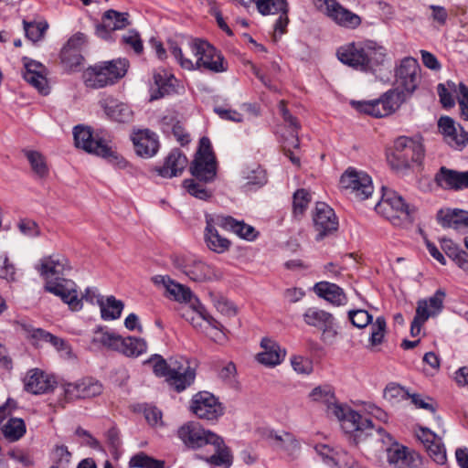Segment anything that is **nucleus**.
Returning <instances> with one entry per match:
<instances>
[{"instance_id": "obj_1", "label": "nucleus", "mask_w": 468, "mask_h": 468, "mask_svg": "<svg viewBox=\"0 0 468 468\" xmlns=\"http://www.w3.org/2000/svg\"><path fill=\"white\" fill-rule=\"evenodd\" d=\"M310 398L314 401L321 402L326 406V413L330 417H335L342 424V428L347 433L366 432L372 436L374 432L378 435L383 432L382 428H374L372 420L362 416L360 413L352 410L347 406H343L335 402L334 391L329 386H319L314 388Z\"/></svg>"}, {"instance_id": "obj_2", "label": "nucleus", "mask_w": 468, "mask_h": 468, "mask_svg": "<svg viewBox=\"0 0 468 468\" xmlns=\"http://www.w3.org/2000/svg\"><path fill=\"white\" fill-rule=\"evenodd\" d=\"M177 436L187 448L193 450L211 445L213 453L204 458L207 463L216 466L229 467L231 465L232 455L223 439L204 429L198 422L189 421L182 425L177 431Z\"/></svg>"}, {"instance_id": "obj_3", "label": "nucleus", "mask_w": 468, "mask_h": 468, "mask_svg": "<svg viewBox=\"0 0 468 468\" xmlns=\"http://www.w3.org/2000/svg\"><path fill=\"white\" fill-rule=\"evenodd\" d=\"M187 48L196 58V61L186 58L176 44L170 46V52L184 69L215 73L227 70L222 55L207 41L200 38L191 39L187 42Z\"/></svg>"}, {"instance_id": "obj_4", "label": "nucleus", "mask_w": 468, "mask_h": 468, "mask_svg": "<svg viewBox=\"0 0 468 468\" xmlns=\"http://www.w3.org/2000/svg\"><path fill=\"white\" fill-rule=\"evenodd\" d=\"M338 59L356 69L373 71L382 65L387 57V49L374 41L349 43L337 49Z\"/></svg>"}, {"instance_id": "obj_5", "label": "nucleus", "mask_w": 468, "mask_h": 468, "mask_svg": "<svg viewBox=\"0 0 468 468\" xmlns=\"http://www.w3.org/2000/svg\"><path fill=\"white\" fill-rule=\"evenodd\" d=\"M145 363L153 364V370L158 377H166L169 384L177 392L185 390L195 380V370L190 367L189 362L185 358L171 360L170 364L159 355H154Z\"/></svg>"}, {"instance_id": "obj_6", "label": "nucleus", "mask_w": 468, "mask_h": 468, "mask_svg": "<svg viewBox=\"0 0 468 468\" xmlns=\"http://www.w3.org/2000/svg\"><path fill=\"white\" fill-rule=\"evenodd\" d=\"M129 67L125 58L104 61L89 67L83 73L84 83L88 88L101 89L112 85L124 77Z\"/></svg>"}, {"instance_id": "obj_7", "label": "nucleus", "mask_w": 468, "mask_h": 468, "mask_svg": "<svg viewBox=\"0 0 468 468\" xmlns=\"http://www.w3.org/2000/svg\"><path fill=\"white\" fill-rule=\"evenodd\" d=\"M375 210L394 226H404L411 223L415 208L395 191L383 187L381 199L376 204Z\"/></svg>"}, {"instance_id": "obj_8", "label": "nucleus", "mask_w": 468, "mask_h": 468, "mask_svg": "<svg viewBox=\"0 0 468 468\" xmlns=\"http://www.w3.org/2000/svg\"><path fill=\"white\" fill-rule=\"evenodd\" d=\"M423 156L424 149L420 141L400 136L394 142L393 151L388 160L393 169L402 170L409 168L412 163L420 164Z\"/></svg>"}, {"instance_id": "obj_9", "label": "nucleus", "mask_w": 468, "mask_h": 468, "mask_svg": "<svg viewBox=\"0 0 468 468\" xmlns=\"http://www.w3.org/2000/svg\"><path fill=\"white\" fill-rule=\"evenodd\" d=\"M173 264L196 282L218 281L222 277L219 270L193 256L176 255L173 257Z\"/></svg>"}, {"instance_id": "obj_10", "label": "nucleus", "mask_w": 468, "mask_h": 468, "mask_svg": "<svg viewBox=\"0 0 468 468\" xmlns=\"http://www.w3.org/2000/svg\"><path fill=\"white\" fill-rule=\"evenodd\" d=\"M190 172L196 179L204 183L215 179L217 175L216 158L207 137L200 139L199 148L190 166Z\"/></svg>"}, {"instance_id": "obj_11", "label": "nucleus", "mask_w": 468, "mask_h": 468, "mask_svg": "<svg viewBox=\"0 0 468 468\" xmlns=\"http://www.w3.org/2000/svg\"><path fill=\"white\" fill-rule=\"evenodd\" d=\"M341 186L357 200L367 199L374 191L371 177L364 171L348 168L340 178Z\"/></svg>"}, {"instance_id": "obj_12", "label": "nucleus", "mask_w": 468, "mask_h": 468, "mask_svg": "<svg viewBox=\"0 0 468 468\" xmlns=\"http://www.w3.org/2000/svg\"><path fill=\"white\" fill-rule=\"evenodd\" d=\"M303 316L306 324L322 331V340L324 343H334L338 335V325L332 314L317 307H310Z\"/></svg>"}, {"instance_id": "obj_13", "label": "nucleus", "mask_w": 468, "mask_h": 468, "mask_svg": "<svg viewBox=\"0 0 468 468\" xmlns=\"http://www.w3.org/2000/svg\"><path fill=\"white\" fill-rule=\"evenodd\" d=\"M75 145L87 153L101 157L113 156L114 153L105 140L94 136L90 127L77 125L73 130Z\"/></svg>"}, {"instance_id": "obj_14", "label": "nucleus", "mask_w": 468, "mask_h": 468, "mask_svg": "<svg viewBox=\"0 0 468 468\" xmlns=\"http://www.w3.org/2000/svg\"><path fill=\"white\" fill-rule=\"evenodd\" d=\"M316 7L325 13L335 24L342 27L354 29L360 26L358 15L344 7L336 0H314Z\"/></svg>"}, {"instance_id": "obj_15", "label": "nucleus", "mask_w": 468, "mask_h": 468, "mask_svg": "<svg viewBox=\"0 0 468 468\" xmlns=\"http://www.w3.org/2000/svg\"><path fill=\"white\" fill-rule=\"evenodd\" d=\"M420 68L417 59L407 57L400 60L396 68L395 78L398 89L411 94L420 81Z\"/></svg>"}, {"instance_id": "obj_16", "label": "nucleus", "mask_w": 468, "mask_h": 468, "mask_svg": "<svg viewBox=\"0 0 468 468\" xmlns=\"http://www.w3.org/2000/svg\"><path fill=\"white\" fill-rule=\"evenodd\" d=\"M314 229L317 232L315 239L322 240L335 233L338 229V219L332 207L324 202H317L313 214Z\"/></svg>"}, {"instance_id": "obj_17", "label": "nucleus", "mask_w": 468, "mask_h": 468, "mask_svg": "<svg viewBox=\"0 0 468 468\" xmlns=\"http://www.w3.org/2000/svg\"><path fill=\"white\" fill-rule=\"evenodd\" d=\"M190 408L199 419L207 420H215L224 412L222 405L213 394L207 391H201L194 395Z\"/></svg>"}, {"instance_id": "obj_18", "label": "nucleus", "mask_w": 468, "mask_h": 468, "mask_svg": "<svg viewBox=\"0 0 468 468\" xmlns=\"http://www.w3.org/2000/svg\"><path fill=\"white\" fill-rule=\"evenodd\" d=\"M63 395L67 401L96 397L102 392V385L100 381L85 378L76 382L65 383L62 386Z\"/></svg>"}, {"instance_id": "obj_19", "label": "nucleus", "mask_w": 468, "mask_h": 468, "mask_svg": "<svg viewBox=\"0 0 468 468\" xmlns=\"http://www.w3.org/2000/svg\"><path fill=\"white\" fill-rule=\"evenodd\" d=\"M45 290L58 296L71 311L78 312L82 309L81 299L79 297L77 285L73 281L61 279L57 282H48L45 284Z\"/></svg>"}, {"instance_id": "obj_20", "label": "nucleus", "mask_w": 468, "mask_h": 468, "mask_svg": "<svg viewBox=\"0 0 468 468\" xmlns=\"http://www.w3.org/2000/svg\"><path fill=\"white\" fill-rule=\"evenodd\" d=\"M37 270L46 280V282H48L64 279L63 276L70 270V266L67 258L55 254L43 258Z\"/></svg>"}, {"instance_id": "obj_21", "label": "nucleus", "mask_w": 468, "mask_h": 468, "mask_svg": "<svg viewBox=\"0 0 468 468\" xmlns=\"http://www.w3.org/2000/svg\"><path fill=\"white\" fill-rule=\"evenodd\" d=\"M439 129L444 141L455 150H463L468 144V133L451 117H441L438 122Z\"/></svg>"}, {"instance_id": "obj_22", "label": "nucleus", "mask_w": 468, "mask_h": 468, "mask_svg": "<svg viewBox=\"0 0 468 468\" xmlns=\"http://www.w3.org/2000/svg\"><path fill=\"white\" fill-rule=\"evenodd\" d=\"M22 60L24 64V80L41 94L47 95L49 92V87L46 77V67L42 63L27 57H24Z\"/></svg>"}, {"instance_id": "obj_23", "label": "nucleus", "mask_w": 468, "mask_h": 468, "mask_svg": "<svg viewBox=\"0 0 468 468\" xmlns=\"http://www.w3.org/2000/svg\"><path fill=\"white\" fill-rule=\"evenodd\" d=\"M128 17V13L107 10L102 15L101 23L96 26V35L104 40H111L113 31L122 30L129 25Z\"/></svg>"}, {"instance_id": "obj_24", "label": "nucleus", "mask_w": 468, "mask_h": 468, "mask_svg": "<svg viewBox=\"0 0 468 468\" xmlns=\"http://www.w3.org/2000/svg\"><path fill=\"white\" fill-rule=\"evenodd\" d=\"M388 462L398 468H417L421 464L420 455L400 444H393L387 450Z\"/></svg>"}, {"instance_id": "obj_25", "label": "nucleus", "mask_w": 468, "mask_h": 468, "mask_svg": "<svg viewBox=\"0 0 468 468\" xmlns=\"http://www.w3.org/2000/svg\"><path fill=\"white\" fill-rule=\"evenodd\" d=\"M443 229H452L461 233H468V211L460 208H441L436 216Z\"/></svg>"}, {"instance_id": "obj_26", "label": "nucleus", "mask_w": 468, "mask_h": 468, "mask_svg": "<svg viewBox=\"0 0 468 468\" xmlns=\"http://www.w3.org/2000/svg\"><path fill=\"white\" fill-rule=\"evenodd\" d=\"M435 182L446 190L460 191L468 188V170L461 172L441 166L435 175Z\"/></svg>"}, {"instance_id": "obj_27", "label": "nucleus", "mask_w": 468, "mask_h": 468, "mask_svg": "<svg viewBox=\"0 0 468 468\" xmlns=\"http://www.w3.org/2000/svg\"><path fill=\"white\" fill-rule=\"evenodd\" d=\"M135 152L144 158L154 156L159 148V142L154 133L148 129L138 130L132 134Z\"/></svg>"}, {"instance_id": "obj_28", "label": "nucleus", "mask_w": 468, "mask_h": 468, "mask_svg": "<svg viewBox=\"0 0 468 468\" xmlns=\"http://www.w3.org/2000/svg\"><path fill=\"white\" fill-rule=\"evenodd\" d=\"M217 216H206V229L204 232V239L207 248L216 253H224L230 247V241L221 236L217 229L219 227L217 223Z\"/></svg>"}, {"instance_id": "obj_29", "label": "nucleus", "mask_w": 468, "mask_h": 468, "mask_svg": "<svg viewBox=\"0 0 468 468\" xmlns=\"http://www.w3.org/2000/svg\"><path fill=\"white\" fill-rule=\"evenodd\" d=\"M261 347L262 351L257 355V360L266 367H271L280 365L286 356L285 349L282 348L277 342L268 337L261 339Z\"/></svg>"}, {"instance_id": "obj_30", "label": "nucleus", "mask_w": 468, "mask_h": 468, "mask_svg": "<svg viewBox=\"0 0 468 468\" xmlns=\"http://www.w3.org/2000/svg\"><path fill=\"white\" fill-rule=\"evenodd\" d=\"M23 381L25 390L35 395L46 393L53 388L51 378L38 368L28 370Z\"/></svg>"}, {"instance_id": "obj_31", "label": "nucleus", "mask_w": 468, "mask_h": 468, "mask_svg": "<svg viewBox=\"0 0 468 468\" xmlns=\"http://www.w3.org/2000/svg\"><path fill=\"white\" fill-rule=\"evenodd\" d=\"M100 105L105 114L112 121L117 122H129L133 119L131 108L117 100L107 97L100 101Z\"/></svg>"}, {"instance_id": "obj_32", "label": "nucleus", "mask_w": 468, "mask_h": 468, "mask_svg": "<svg viewBox=\"0 0 468 468\" xmlns=\"http://www.w3.org/2000/svg\"><path fill=\"white\" fill-rule=\"evenodd\" d=\"M187 165V158L178 149H174L165 158L163 166L155 168L157 174L165 178H171L180 175Z\"/></svg>"}, {"instance_id": "obj_33", "label": "nucleus", "mask_w": 468, "mask_h": 468, "mask_svg": "<svg viewBox=\"0 0 468 468\" xmlns=\"http://www.w3.org/2000/svg\"><path fill=\"white\" fill-rule=\"evenodd\" d=\"M314 291L318 297L324 299L335 306H343L347 303V297L344 290L335 283L319 282L314 284Z\"/></svg>"}, {"instance_id": "obj_34", "label": "nucleus", "mask_w": 468, "mask_h": 468, "mask_svg": "<svg viewBox=\"0 0 468 468\" xmlns=\"http://www.w3.org/2000/svg\"><path fill=\"white\" fill-rule=\"evenodd\" d=\"M154 283L163 285L174 300L184 303H191L194 298L191 290L180 283H177L168 276L156 275L152 278Z\"/></svg>"}, {"instance_id": "obj_35", "label": "nucleus", "mask_w": 468, "mask_h": 468, "mask_svg": "<svg viewBox=\"0 0 468 468\" xmlns=\"http://www.w3.org/2000/svg\"><path fill=\"white\" fill-rule=\"evenodd\" d=\"M216 223L220 228L230 230L242 239L253 240L256 238L253 227L247 225L242 221H237L231 217L217 216Z\"/></svg>"}, {"instance_id": "obj_36", "label": "nucleus", "mask_w": 468, "mask_h": 468, "mask_svg": "<svg viewBox=\"0 0 468 468\" xmlns=\"http://www.w3.org/2000/svg\"><path fill=\"white\" fill-rule=\"evenodd\" d=\"M446 297L444 289H438L433 295L427 299H420L417 303V308L422 307L423 315L430 317L438 315L443 309V303Z\"/></svg>"}, {"instance_id": "obj_37", "label": "nucleus", "mask_w": 468, "mask_h": 468, "mask_svg": "<svg viewBox=\"0 0 468 468\" xmlns=\"http://www.w3.org/2000/svg\"><path fill=\"white\" fill-rule=\"evenodd\" d=\"M147 351V343L144 339L135 336L123 337L120 354L127 357H138Z\"/></svg>"}, {"instance_id": "obj_38", "label": "nucleus", "mask_w": 468, "mask_h": 468, "mask_svg": "<svg viewBox=\"0 0 468 468\" xmlns=\"http://www.w3.org/2000/svg\"><path fill=\"white\" fill-rule=\"evenodd\" d=\"M122 336L113 331L99 329L95 332L92 342L100 344L105 348L120 353Z\"/></svg>"}, {"instance_id": "obj_39", "label": "nucleus", "mask_w": 468, "mask_h": 468, "mask_svg": "<svg viewBox=\"0 0 468 468\" xmlns=\"http://www.w3.org/2000/svg\"><path fill=\"white\" fill-rule=\"evenodd\" d=\"M3 435L9 441L20 440L27 432V426L21 418H10L2 426Z\"/></svg>"}, {"instance_id": "obj_40", "label": "nucleus", "mask_w": 468, "mask_h": 468, "mask_svg": "<svg viewBox=\"0 0 468 468\" xmlns=\"http://www.w3.org/2000/svg\"><path fill=\"white\" fill-rule=\"evenodd\" d=\"M97 303L101 307V318L103 320H115L121 316L123 309L122 301L116 300L113 296L107 298L106 303L103 299H97Z\"/></svg>"}, {"instance_id": "obj_41", "label": "nucleus", "mask_w": 468, "mask_h": 468, "mask_svg": "<svg viewBox=\"0 0 468 468\" xmlns=\"http://www.w3.org/2000/svg\"><path fill=\"white\" fill-rule=\"evenodd\" d=\"M270 438L274 441V446L277 449L287 452L290 455H294L299 452L300 443L294 436L289 432L283 431L281 434H271Z\"/></svg>"}, {"instance_id": "obj_42", "label": "nucleus", "mask_w": 468, "mask_h": 468, "mask_svg": "<svg viewBox=\"0 0 468 468\" xmlns=\"http://www.w3.org/2000/svg\"><path fill=\"white\" fill-rule=\"evenodd\" d=\"M379 99L383 101L384 105L382 112L389 115L397 111L405 101V92L399 90V89H393L385 92Z\"/></svg>"}, {"instance_id": "obj_43", "label": "nucleus", "mask_w": 468, "mask_h": 468, "mask_svg": "<svg viewBox=\"0 0 468 468\" xmlns=\"http://www.w3.org/2000/svg\"><path fill=\"white\" fill-rule=\"evenodd\" d=\"M31 169L38 178H45L48 176V167L46 163V159L39 152L27 150L25 151Z\"/></svg>"}, {"instance_id": "obj_44", "label": "nucleus", "mask_w": 468, "mask_h": 468, "mask_svg": "<svg viewBox=\"0 0 468 468\" xmlns=\"http://www.w3.org/2000/svg\"><path fill=\"white\" fill-rule=\"evenodd\" d=\"M314 451L321 457L324 464L332 468L335 464H339L343 461L341 457L345 455V451H336L326 444L315 445Z\"/></svg>"}, {"instance_id": "obj_45", "label": "nucleus", "mask_w": 468, "mask_h": 468, "mask_svg": "<svg viewBox=\"0 0 468 468\" xmlns=\"http://www.w3.org/2000/svg\"><path fill=\"white\" fill-rule=\"evenodd\" d=\"M241 176L247 185L262 186L267 182L265 171L256 165L243 168Z\"/></svg>"}, {"instance_id": "obj_46", "label": "nucleus", "mask_w": 468, "mask_h": 468, "mask_svg": "<svg viewBox=\"0 0 468 468\" xmlns=\"http://www.w3.org/2000/svg\"><path fill=\"white\" fill-rule=\"evenodd\" d=\"M257 8L263 16L289 11L286 0H254Z\"/></svg>"}, {"instance_id": "obj_47", "label": "nucleus", "mask_w": 468, "mask_h": 468, "mask_svg": "<svg viewBox=\"0 0 468 468\" xmlns=\"http://www.w3.org/2000/svg\"><path fill=\"white\" fill-rule=\"evenodd\" d=\"M352 105L359 112L377 118L388 115L382 112L384 111V105L380 99L367 101H352Z\"/></svg>"}, {"instance_id": "obj_48", "label": "nucleus", "mask_w": 468, "mask_h": 468, "mask_svg": "<svg viewBox=\"0 0 468 468\" xmlns=\"http://www.w3.org/2000/svg\"><path fill=\"white\" fill-rule=\"evenodd\" d=\"M197 180L196 178L184 180V187L191 196L201 200H207L211 197V192L205 186L204 182Z\"/></svg>"}, {"instance_id": "obj_49", "label": "nucleus", "mask_w": 468, "mask_h": 468, "mask_svg": "<svg viewBox=\"0 0 468 468\" xmlns=\"http://www.w3.org/2000/svg\"><path fill=\"white\" fill-rule=\"evenodd\" d=\"M384 398L391 404L399 403L410 399V393L407 389L395 383L388 384L384 390Z\"/></svg>"}, {"instance_id": "obj_50", "label": "nucleus", "mask_w": 468, "mask_h": 468, "mask_svg": "<svg viewBox=\"0 0 468 468\" xmlns=\"http://www.w3.org/2000/svg\"><path fill=\"white\" fill-rule=\"evenodd\" d=\"M129 464L136 468H165L164 461L154 459L143 452L133 456Z\"/></svg>"}, {"instance_id": "obj_51", "label": "nucleus", "mask_w": 468, "mask_h": 468, "mask_svg": "<svg viewBox=\"0 0 468 468\" xmlns=\"http://www.w3.org/2000/svg\"><path fill=\"white\" fill-rule=\"evenodd\" d=\"M386 328L387 323L383 316H378L375 322H371V334L369 337V343L371 346H378L383 342Z\"/></svg>"}, {"instance_id": "obj_52", "label": "nucleus", "mask_w": 468, "mask_h": 468, "mask_svg": "<svg viewBox=\"0 0 468 468\" xmlns=\"http://www.w3.org/2000/svg\"><path fill=\"white\" fill-rule=\"evenodd\" d=\"M426 450L430 457L438 464L445 463L446 450L444 445L441 443V440L438 437L432 443L427 444Z\"/></svg>"}, {"instance_id": "obj_53", "label": "nucleus", "mask_w": 468, "mask_h": 468, "mask_svg": "<svg viewBox=\"0 0 468 468\" xmlns=\"http://www.w3.org/2000/svg\"><path fill=\"white\" fill-rule=\"evenodd\" d=\"M283 151L284 154L288 156V158L291 160V162L295 165H300V159L296 157L292 152V148H298L299 147V138H298V133L293 131L288 136L284 137L283 142Z\"/></svg>"}, {"instance_id": "obj_54", "label": "nucleus", "mask_w": 468, "mask_h": 468, "mask_svg": "<svg viewBox=\"0 0 468 468\" xmlns=\"http://www.w3.org/2000/svg\"><path fill=\"white\" fill-rule=\"evenodd\" d=\"M60 58L62 63L70 69L79 67L83 60L80 51L69 50V48H62Z\"/></svg>"}, {"instance_id": "obj_55", "label": "nucleus", "mask_w": 468, "mask_h": 468, "mask_svg": "<svg viewBox=\"0 0 468 468\" xmlns=\"http://www.w3.org/2000/svg\"><path fill=\"white\" fill-rule=\"evenodd\" d=\"M26 37L32 42H37L42 39L44 33L48 27L47 25L42 23H27L23 22Z\"/></svg>"}, {"instance_id": "obj_56", "label": "nucleus", "mask_w": 468, "mask_h": 468, "mask_svg": "<svg viewBox=\"0 0 468 468\" xmlns=\"http://www.w3.org/2000/svg\"><path fill=\"white\" fill-rule=\"evenodd\" d=\"M348 318L357 328H364L372 322V315L363 309L349 311Z\"/></svg>"}, {"instance_id": "obj_57", "label": "nucleus", "mask_w": 468, "mask_h": 468, "mask_svg": "<svg viewBox=\"0 0 468 468\" xmlns=\"http://www.w3.org/2000/svg\"><path fill=\"white\" fill-rule=\"evenodd\" d=\"M122 42L127 47L133 49L136 54H141L144 50V46L140 35L135 30H129L122 37Z\"/></svg>"}, {"instance_id": "obj_58", "label": "nucleus", "mask_w": 468, "mask_h": 468, "mask_svg": "<svg viewBox=\"0 0 468 468\" xmlns=\"http://www.w3.org/2000/svg\"><path fill=\"white\" fill-rule=\"evenodd\" d=\"M446 254L452 258L455 263L468 274V253L466 251L449 246Z\"/></svg>"}, {"instance_id": "obj_59", "label": "nucleus", "mask_w": 468, "mask_h": 468, "mask_svg": "<svg viewBox=\"0 0 468 468\" xmlns=\"http://www.w3.org/2000/svg\"><path fill=\"white\" fill-rule=\"evenodd\" d=\"M311 200V195L305 189H299L293 195L294 213L303 214Z\"/></svg>"}, {"instance_id": "obj_60", "label": "nucleus", "mask_w": 468, "mask_h": 468, "mask_svg": "<svg viewBox=\"0 0 468 468\" xmlns=\"http://www.w3.org/2000/svg\"><path fill=\"white\" fill-rule=\"evenodd\" d=\"M291 364L293 370L299 374L308 375L313 370L312 362L308 358L301 356L292 357Z\"/></svg>"}, {"instance_id": "obj_61", "label": "nucleus", "mask_w": 468, "mask_h": 468, "mask_svg": "<svg viewBox=\"0 0 468 468\" xmlns=\"http://www.w3.org/2000/svg\"><path fill=\"white\" fill-rule=\"evenodd\" d=\"M213 303L218 312L227 316H234L237 313L233 303L222 296L215 297Z\"/></svg>"}, {"instance_id": "obj_62", "label": "nucleus", "mask_w": 468, "mask_h": 468, "mask_svg": "<svg viewBox=\"0 0 468 468\" xmlns=\"http://www.w3.org/2000/svg\"><path fill=\"white\" fill-rule=\"evenodd\" d=\"M17 227L23 235L29 238H35L40 234L38 225L30 219H21Z\"/></svg>"}, {"instance_id": "obj_63", "label": "nucleus", "mask_w": 468, "mask_h": 468, "mask_svg": "<svg viewBox=\"0 0 468 468\" xmlns=\"http://www.w3.org/2000/svg\"><path fill=\"white\" fill-rule=\"evenodd\" d=\"M16 269L14 265L9 262L6 255L0 254V277L7 281H14Z\"/></svg>"}, {"instance_id": "obj_64", "label": "nucleus", "mask_w": 468, "mask_h": 468, "mask_svg": "<svg viewBox=\"0 0 468 468\" xmlns=\"http://www.w3.org/2000/svg\"><path fill=\"white\" fill-rule=\"evenodd\" d=\"M279 111L280 113L282 115L284 122H286L288 128H289V134L295 131L298 133V130L300 129V124L298 123L295 117H293L288 111V109L285 106V102L283 101H281L279 102Z\"/></svg>"}]
</instances>
